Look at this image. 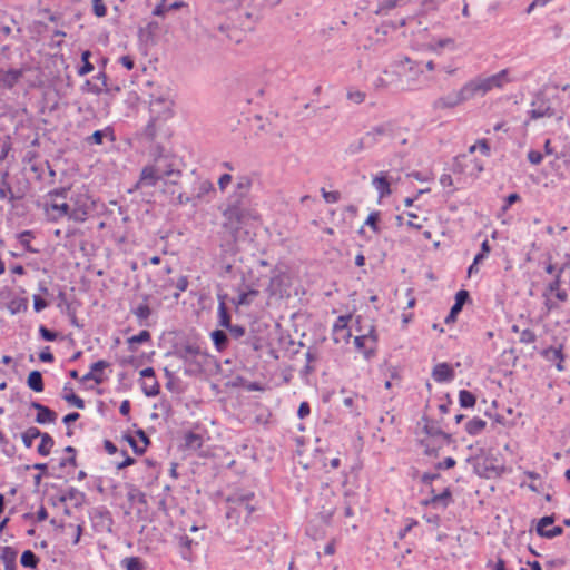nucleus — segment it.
Returning <instances> with one entry per match:
<instances>
[{
	"instance_id": "f257e3e1",
	"label": "nucleus",
	"mask_w": 570,
	"mask_h": 570,
	"mask_svg": "<svg viewBox=\"0 0 570 570\" xmlns=\"http://www.w3.org/2000/svg\"><path fill=\"white\" fill-rule=\"evenodd\" d=\"M70 188L60 187L49 190L43 204V213L48 222L57 223L63 217L76 223H83L88 216L86 206L70 207L66 202Z\"/></svg>"
},
{
	"instance_id": "f03ea898",
	"label": "nucleus",
	"mask_w": 570,
	"mask_h": 570,
	"mask_svg": "<svg viewBox=\"0 0 570 570\" xmlns=\"http://www.w3.org/2000/svg\"><path fill=\"white\" fill-rule=\"evenodd\" d=\"M180 176L181 171L177 168L175 157L170 155H159L154 158L151 164L146 165L141 169L135 189L154 187L159 180H165V185H176Z\"/></svg>"
},
{
	"instance_id": "7ed1b4c3",
	"label": "nucleus",
	"mask_w": 570,
	"mask_h": 570,
	"mask_svg": "<svg viewBox=\"0 0 570 570\" xmlns=\"http://www.w3.org/2000/svg\"><path fill=\"white\" fill-rule=\"evenodd\" d=\"M257 505L258 500L253 491L238 489L226 498V519L230 525L240 527L247 523Z\"/></svg>"
},
{
	"instance_id": "20e7f679",
	"label": "nucleus",
	"mask_w": 570,
	"mask_h": 570,
	"mask_svg": "<svg viewBox=\"0 0 570 570\" xmlns=\"http://www.w3.org/2000/svg\"><path fill=\"white\" fill-rule=\"evenodd\" d=\"M510 81L511 79L509 78L508 69H503L495 75L489 77H476L465 83L471 98H474L475 96H484L492 89H501Z\"/></svg>"
},
{
	"instance_id": "39448f33",
	"label": "nucleus",
	"mask_w": 570,
	"mask_h": 570,
	"mask_svg": "<svg viewBox=\"0 0 570 570\" xmlns=\"http://www.w3.org/2000/svg\"><path fill=\"white\" fill-rule=\"evenodd\" d=\"M177 355L190 366L187 372H200L207 363L208 354L197 343H187L181 345Z\"/></svg>"
},
{
	"instance_id": "423d86ee",
	"label": "nucleus",
	"mask_w": 570,
	"mask_h": 570,
	"mask_svg": "<svg viewBox=\"0 0 570 570\" xmlns=\"http://www.w3.org/2000/svg\"><path fill=\"white\" fill-rule=\"evenodd\" d=\"M470 99H472L470 91L466 83H464L460 89L452 90L435 98L432 101L431 107L434 111H445L454 109Z\"/></svg>"
},
{
	"instance_id": "0eeeda50",
	"label": "nucleus",
	"mask_w": 570,
	"mask_h": 570,
	"mask_svg": "<svg viewBox=\"0 0 570 570\" xmlns=\"http://www.w3.org/2000/svg\"><path fill=\"white\" fill-rule=\"evenodd\" d=\"M403 62L410 63L407 71L400 76V85L402 90L413 91L419 90L424 87V81L422 79L423 71L420 68V62L412 60L409 57H404L403 60H400V65Z\"/></svg>"
},
{
	"instance_id": "6e6552de",
	"label": "nucleus",
	"mask_w": 570,
	"mask_h": 570,
	"mask_svg": "<svg viewBox=\"0 0 570 570\" xmlns=\"http://www.w3.org/2000/svg\"><path fill=\"white\" fill-rule=\"evenodd\" d=\"M150 111L156 117L168 119L174 115L175 94L170 88H166L159 95H150Z\"/></svg>"
},
{
	"instance_id": "1a4fd4ad",
	"label": "nucleus",
	"mask_w": 570,
	"mask_h": 570,
	"mask_svg": "<svg viewBox=\"0 0 570 570\" xmlns=\"http://www.w3.org/2000/svg\"><path fill=\"white\" fill-rule=\"evenodd\" d=\"M396 134V124L392 120L384 121L376 126H373L370 130L365 132V139L368 141V145L372 147L380 142L382 139H393Z\"/></svg>"
},
{
	"instance_id": "9d476101",
	"label": "nucleus",
	"mask_w": 570,
	"mask_h": 570,
	"mask_svg": "<svg viewBox=\"0 0 570 570\" xmlns=\"http://www.w3.org/2000/svg\"><path fill=\"white\" fill-rule=\"evenodd\" d=\"M226 225L232 229L238 230L246 216V209L242 206L239 199L230 202L223 213Z\"/></svg>"
},
{
	"instance_id": "9b49d317",
	"label": "nucleus",
	"mask_w": 570,
	"mask_h": 570,
	"mask_svg": "<svg viewBox=\"0 0 570 570\" xmlns=\"http://www.w3.org/2000/svg\"><path fill=\"white\" fill-rule=\"evenodd\" d=\"M376 335L374 334V328L371 327L368 333L357 335L354 338L355 347L364 354L366 358H370L375 348Z\"/></svg>"
},
{
	"instance_id": "f8f14e48",
	"label": "nucleus",
	"mask_w": 570,
	"mask_h": 570,
	"mask_svg": "<svg viewBox=\"0 0 570 570\" xmlns=\"http://www.w3.org/2000/svg\"><path fill=\"white\" fill-rule=\"evenodd\" d=\"M554 522L553 515H546L541 518L537 524V533L538 535L547 539H553L563 533V529L559 525L553 527L551 529H546L549 524Z\"/></svg>"
},
{
	"instance_id": "ddd939ff",
	"label": "nucleus",
	"mask_w": 570,
	"mask_h": 570,
	"mask_svg": "<svg viewBox=\"0 0 570 570\" xmlns=\"http://www.w3.org/2000/svg\"><path fill=\"white\" fill-rule=\"evenodd\" d=\"M26 68L0 69V86L4 89H12L23 77Z\"/></svg>"
},
{
	"instance_id": "4468645a",
	"label": "nucleus",
	"mask_w": 570,
	"mask_h": 570,
	"mask_svg": "<svg viewBox=\"0 0 570 570\" xmlns=\"http://www.w3.org/2000/svg\"><path fill=\"white\" fill-rule=\"evenodd\" d=\"M212 189H213V185L210 181H208V180L199 181L198 183V191L196 195L186 196L184 193H178L177 203L179 205L191 204L193 206H196L197 202L202 198V196Z\"/></svg>"
},
{
	"instance_id": "2eb2a0df",
	"label": "nucleus",
	"mask_w": 570,
	"mask_h": 570,
	"mask_svg": "<svg viewBox=\"0 0 570 570\" xmlns=\"http://www.w3.org/2000/svg\"><path fill=\"white\" fill-rule=\"evenodd\" d=\"M432 377L438 383L450 382L454 379V371L448 363H438L432 370Z\"/></svg>"
},
{
	"instance_id": "dca6fc26",
	"label": "nucleus",
	"mask_w": 570,
	"mask_h": 570,
	"mask_svg": "<svg viewBox=\"0 0 570 570\" xmlns=\"http://www.w3.org/2000/svg\"><path fill=\"white\" fill-rule=\"evenodd\" d=\"M148 295H144L142 302L137 306L131 307V313L135 315L140 326L145 325L146 321L151 315V309L148 305Z\"/></svg>"
},
{
	"instance_id": "f3484780",
	"label": "nucleus",
	"mask_w": 570,
	"mask_h": 570,
	"mask_svg": "<svg viewBox=\"0 0 570 570\" xmlns=\"http://www.w3.org/2000/svg\"><path fill=\"white\" fill-rule=\"evenodd\" d=\"M0 560L3 563L4 570L17 569V551L12 547L6 546L1 548Z\"/></svg>"
},
{
	"instance_id": "a211bd4d",
	"label": "nucleus",
	"mask_w": 570,
	"mask_h": 570,
	"mask_svg": "<svg viewBox=\"0 0 570 570\" xmlns=\"http://www.w3.org/2000/svg\"><path fill=\"white\" fill-rule=\"evenodd\" d=\"M428 50L441 55L445 50L454 51L455 43L452 38H440L434 43H429Z\"/></svg>"
},
{
	"instance_id": "6ab92c4d",
	"label": "nucleus",
	"mask_w": 570,
	"mask_h": 570,
	"mask_svg": "<svg viewBox=\"0 0 570 570\" xmlns=\"http://www.w3.org/2000/svg\"><path fill=\"white\" fill-rule=\"evenodd\" d=\"M107 137L110 139V141H115L114 130L110 127L94 131L85 140L88 145H101L104 142V138Z\"/></svg>"
},
{
	"instance_id": "aec40b11",
	"label": "nucleus",
	"mask_w": 570,
	"mask_h": 570,
	"mask_svg": "<svg viewBox=\"0 0 570 570\" xmlns=\"http://www.w3.org/2000/svg\"><path fill=\"white\" fill-rule=\"evenodd\" d=\"M95 82H91L90 80H87L85 82V86L88 87V91L95 94V95H99L101 94L102 91H108V88H107V76L105 72H99L96 77H95Z\"/></svg>"
},
{
	"instance_id": "412c9836",
	"label": "nucleus",
	"mask_w": 570,
	"mask_h": 570,
	"mask_svg": "<svg viewBox=\"0 0 570 570\" xmlns=\"http://www.w3.org/2000/svg\"><path fill=\"white\" fill-rule=\"evenodd\" d=\"M225 297H226L225 295L224 296L218 295V308H217L218 325L222 327L228 328V327H230L232 322H230V315L228 313V309H227V306L225 303Z\"/></svg>"
},
{
	"instance_id": "4be33fe9",
	"label": "nucleus",
	"mask_w": 570,
	"mask_h": 570,
	"mask_svg": "<svg viewBox=\"0 0 570 570\" xmlns=\"http://www.w3.org/2000/svg\"><path fill=\"white\" fill-rule=\"evenodd\" d=\"M199 542L196 539H190L188 535H181L179 539L180 553L183 559L191 561L193 559V549Z\"/></svg>"
},
{
	"instance_id": "5701e85b",
	"label": "nucleus",
	"mask_w": 570,
	"mask_h": 570,
	"mask_svg": "<svg viewBox=\"0 0 570 570\" xmlns=\"http://www.w3.org/2000/svg\"><path fill=\"white\" fill-rule=\"evenodd\" d=\"M394 80L393 72L389 70H383L381 75H377L373 81L372 86L376 91H382L386 89Z\"/></svg>"
},
{
	"instance_id": "b1692460",
	"label": "nucleus",
	"mask_w": 570,
	"mask_h": 570,
	"mask_svg": "<svg viewBox=\"0 0 570 570\" xmlns=\"http://www.w3.org/2000/svg\"><path fill=\"white\" fill-rule=\"evenodd\" d=\"M62 399L67 403L73 405L75 407H77L79 410H83L85 409V401L73 393V389L71 387L70 383H66L63 385Z\"/></svg>"
},
{
	"instance_id": "393cba45",
	"label": "nucleus",
	"mask_w": 570,
	"mask_h": 570,
	"mask_svg": "<svg viewBox=\"0 0 570 570\" xmlns=\"http://www.w3.org/2000/svg\"><path fill=\"white\" fill-rule=\"evenodd\" d=\"M530 117H531V119H539V118H543V117H548V118L556 117L558 121L562 120V118H563L562 115L557 116V112L553 108H551L550 106H543V105L531 109Z\"/></svg>"
},
{
	"instance_id": "a878e982",
	"label": "nucleus",
	"mask_w": 570,
	"mask_h": 570,
	"mask_svg": "<svg viewBox=\"0 0 570 570\" xmlns=\"http://www.w3.org/2000/svg\"><path fill=\"white\" fill-rule=\"evenodd\" d=\"M27 385L35 392H42L45 389L42 374L37 370L31 371L27 377Z\"/></svg>"
},
{
	"instance_id": "bb28decb",
	"label": "nucleus",
	"mask_w": 570,
	"mask_h": 570,
	"mask_svg": "<svg viewBox=\"0 0 570 570\" xmlns=\"http://www.w3.org/2000/svg\"><path fill=\"white\" fill-rule=\"evenodd\" d=\"M373 186L377 190L380 197H384L391 194L390 183L384 173H381L380 176H376L373 179Z\"/></svg>"
},
{
	"instance_id": "cd10ccee",
	"label": "nucleus",
	"mask_w": 570,
	"mask_h": 570,
	"mask_svg": "<svg viewBox=\"0 0 570 570\" xmlns=\"http://www.w3.org/2000/svg\"><path fill=\"white\" fill-rule=\"evenodd\" d=\"M57 420V413L49 409L48 406H43L40 409V411L36 415V423L38 424H47V423H55Z\"/></svg>"
},
{
	"instance_id": "c85d7f7f",
	"label": "nucleus",
	"mask_w": 570,
	"mask_h": 570,
	"mask_svg": "<svg viewBox=\"0 0 570 570\" xmlns=\"http://www.w3.org/2000/svg\"><path fill=\"white\" fill-rule=\"evenodd\" d=\"M41 439L40 444L38 445V453L42 456H47L50 454L52 446L55 445V441L48 433H42L39 436Z\"/></svg>"
},
{
	"instance_id": "c756f323",
	"label": "nucleus",
	"mask_w": 570,
	"mask_h": 570,
	"mask_svg": "<svg viewBox=\"0 0 570 570\" xmlns=\"http://www.w3.org/2000/svg\"><path fill=\"white\" fill-rule=\"evenodd\" d=\"M346 99H347V101H350L354 105H361L366 99V92L362 91L355 87H348L346 89Z\"/></svg>"
},
{
	"instance_id": "7c9ffc66",
	"label": "nucleus",
	"mask_w": 570,
	"mask_h": 570,
	"mask_svg": "<svg viewBox=\"0 0 570 570\" xmlns=\"http://www.w3.org/2000/svg\"><path fill=\"white\" fill-rule=\"evenodd\" d=\"M404 0H382L374 10L376 14L387 13L390 10L404 6Z\"/></svg>"
},
{
	"instance_id": "2f4dec72",
	"label": "nucleus",
	"mask_w": 570,
	"mask_h": 570,
	"mask_svg": "<svg viewBox=\"0 0 570 570\" xmlns=\"http://www.w3.org/2000/svg\"><path fill=\"white\" fill-rule=\"evenodd\" d=\"M210 337L217 351L222 352L226 348L228 337L227 334L222 330H215L212 332Z\"/></svg>"
},
{
	"instance_id": "473e14b6",
	"label": "nucleus",
	"mask_w": 570,
	"mask_h": 570,
	"mask_svg": "<svg viewBox=\"0 0 570 570\" xmlns=\"http://www.w3.org/2000/svg\"><path fill=\"white\" fill-rule=\"evenodd\" d=\"M41 435V431L36 426L28 428L22 434L21 440L27 449L32 446L33 440Z\"/></svg>"
},
{
	"instance_id": "72a5a7b5",
	"label": "nucleus",
	"mask_w": 570,
	"mask_h": 570,
	"mask_svg": "<svg viewBox=\"0 0 570 570\" xmlns=\"http://www.w3.org/2000/svg\"><path fill=\"white\" fill-rule=\"evenodd\" d=\"M487 422L480 417H473L465 424V431L470 435H476L484 430Z\"/></svg>"
},
{
	"instance_id": "f704fd0d",
	"label": "nucleus",
	"mask_w": 570,
	"mask_h": 570,
	"mask_svg": "<svg viewBox=\"0 0 570 570\" xmlns=\"http://www.w3.org/2000/svg\"><path fill=\"white\" fill-rule=\"evenodd\" d=\"M20 563L24 568L35 569L39 563V558L31 550H26L21 554Z\"/></svg>"
},
{
	"instance_id": "c9c22d12",
	"label": "nucleus",
	"mask_w": 570,
	"mask_h": 570,
	"mask_svg": "<svg viewBox=\"0 0 570 570\" xmlns=\"http://www.w3.org/2000/svg\"><path fill=\"white\" fill-rule=\"evenodd\" d=\"M570 267V261L562 264V266L557 271L553 281L548 285V291L550 293L557 292L560 289L561 285V276Z\"/></svg>"
},
{
	"instance_id": "e433bc0d",
	"label": "nucleus",
	"mask_w": 570,
	"mask_h": 570,
	"mask_svg": "<svg viewBox=\"0 0 570 570\" xmlns=\"http://www.w3.org/2000/svg\"><path fill=\"white\" fill-rule=\"evenodd\" d=\"M469 299V292L465 289H460L455 294V303L451 307L453 314H459L462 311L463 305Z\"/></svg>"
},
{
	"instance_id": "4c0bfd02",
	"label": "nucleus",
	"mask_w": 570,
	"mask_h": 570,
	"mask_svg": "<svg viewBox=\"0 0 570 570\" xmlns=\"http://www.w3.org/2000/svg\"><path fill=\"white\" fill-rule=\"evenodd\" d=\"M252 186V180L248 177H240L236 184L237 199H242L247 196Z\"/></svg>"
},
{
	"instance_id": "58836bf2",
	"label": "nucleus",
	"mask_w": 570,
	"mask_h": 570,
	"mask_svg": "<svg viewBox=\"0 0 570 570\" xmlns=\"http://www.w3.org/2000/svg\"><path fill=\"white\" fill-rule=\"evenodd\" d=\"M121 567L126 570H142L144 563L138 557H127L121 560Z\"/></svg>"
},
{
	"instance_id": "ea45409f",
	"label": "nucleus",
	"mask_w": 570,
	"mask_h": 570,
	"mask_svg": "<svg viewBox=\"0 0 570 570\" xmlns=\"http://www.w3.org/2000/svg\"><path fill=\"white\" fill-rule=\"evenodd\" d=\"M368 147L371 146L368 145V141L365 139V136H363L362 138L351 142L346 149V153L350 155H355Z\"/></svg>"
},
{
	"instance_id": "a19ab883",
	"label": "nucleus",
	"mask_w": 570,
	"mask_h": 570,
	"mask_svg": "<svg viewBox=\"0 0 570 570\" xmlns=\"http://www.w3.org/2000/svg\"><path fill=\"white\" fill-rule=\"evenodd\" d=\"M185 445L190 449H199L203 444V439L199 434L188 432L184 436Z\"/></svg>"
},
{
	"instance_id": "79ce46f5",
	"label": "nucleus",
	"mask_w": 570,
	"mask_h": 570,
	"mask_svg": "<svg viewBox=\"0 0 570 570\" xmlns=\"http://www.w3.org/2000/svg\"><path fill=\"white\" fill-rule=\"evenodd\" d=\"M459 402L462 407H473L476 399L470 391L461 390L459 393Z\"/></svg>"
},
{
	"instance_id": "37998d69",
	"label": "nucleus",
	"mask_w": 570,
	"mask_h": 570,
	"mask_svg": "<svg viewBox=\"0 0 570 570\" xmlns=\"http://www.w3.org/2000/svg\"><path fill=\"white\" fill-rule=\"evenodd\" d=\"M90 56H91V52L89 50H85L81 53L82 66L78 70L79 76H85L94 70V66L89 61Z\"/></svg>"
},
{
	"instance_id": "c03bdc74",
	"label": "nucleus",
	"mask_w": 570,
	"mask_h": 570,
	"mask_svg": "<svg viewBox=\"0 0 570 570\" xmlns=\"http://www.w3.org/2000/svg\"><path fill=\"white\" fill-rule=\"evenodd\" d=\"M258 295V291L250 289L248 292H243L238 295L237 299L234 301L236 305H249L253 297H256Z\"/></svg>"
},
{
	"instance_id": "a18cd8bd",
	"label": "nucleus",
	"mask_w": 570,
	"mask_h": 570,
	"mask_svg": "<svg viewBox=\"0 0 570 570\" xmlns=\"http://www.w3.org/2000/svg\"><path fill=\"white\" fill-rule=\"evenodd\" d=\"M159 117H153L149 122L146 125L145 129H144V136L148 139V140H154L155 137H156V132H157V129H156V124H157V120H158Z\"/></svg>"
},
{
	"instance_id": "49530a36",
	"label": "nucleus",
	"mask_w": 570,
	"mask_h": 570,
	"mask_svg": "<svg viewBox=\"0 0 570 570\" xmlns=\"http://www.w3.org/2000/svg\"><path fill=\"white\" fill-rule=\"evenodd\" d=\"M151 335L147 330L140 331L137 335H134L128 338V343L130 345L132 344H140L150 341Z\"/></svg>"
},
{
	"instance_id": "de8ad7c7",
	"label": "nucleus",
	"mask_w": 570,
	"mask_h": 570,
	"mask_svg": "<svg viewBox=\"0 0 570 570\" xmlns=\"http://www.w3.org/2000/svg\"><path fill=\"white\" fill-rule=\"evenodd\" d=\"M450 497H451L450 490L445 489L442 493L434 494L431 498V503H433V504L442 503L443 507H446L449 503Z\"/></svg>"
},
{
	"instance_id": "09e8293b",
	"label": "nucleus",
	"mask_w": 570,
	"mask_h": 570,
	"mask_svg": "<svg viewBox=\"0 0 570 570\" xmlns=\"http://www.w3.org/2000/svg\"><path fill=\"white\" fill-rule=\"evenodd\" d=\"M32 237V233L30 230H23L21 232L20 234H18V239L20 242V244L28 250V252H31V253H36L35 249L31 248L30 246V238Z\"/></svg>"
},
{
	"instance_id": "8fccbe9b",
	"label": "nucleus",
	"mask_w": 570,
	"mask_h": 570,
	"mask_svg": "<svg viewBox=\"0 0 570 570\" xmlns=\"http://www.w3.org/2000/svg\"><path fill=\"white\" fill-rule=\"evenodd\" d=\"M321 194L325 203L327 204H335L341 198L340 191H327L325 188H321Z\"/></svg>"
},
{
	"instance_id": "3c124183",
	"label": "nucleus",
	"mask_w": 570,
	"mask_h": 570,
	"mask_svg": "<svg viewBox=\"0 0 570 570\" xmlns=\"http://www.w3.org/2000/svg\"><path fill=\"white\" fill-rule=\"evenodd\" d=\"M41 14H42V20L38 21L39 28L36 30L38 33H41L43 31L41 29V27L42 26L46 27L45 26V20H49L51 22H57V20L60 18V17L56 16L55 13H52L48 9L43 10V12Z\"/></svg>"
},
{
	"instance_id": "603ef678",
	"label": "nucleus",
	"mask_w": 570,
	"mask_h": 570,
	"mask_svg": "<svg viewBox=\"0 0 570 570\" xmlns=\"http://www.w3.org/2000/svg\"><path fill=\"white\" fill-rule=\"evenodd\" d=\"M92 12L98 18H102L107 14V7L104 0H92Z\"/></svg>"
},
{
	"instance_id": "864d4df0",
	"label": "nucleus",
	"mask_w": 570,
	"mask_h": 570,
	"mask_svg": "<svg viewBox=\"0 0 570 570\" xmlns=\"http://www.w3.org/2000/svg\"><path fill=\"white\" fill-rule=\"evenodd\" d=\"M379 218H380V213L379 212H372L367 216V218H366L364 224L370 226L374 233H379V230H380L379 226H377Z\"/></svg>"
},
{
	"instance_id": "5fc2aeb1",
	"label": "nucleus",
	"mask_w": 570,
	"mask_h": 570,
	"mask_svg": "<svg viewBox=\"0 0 570 570\" xmlns=\"http://www.w3.org/2000/svg\"><path fill=\"white\" fill-rule=\"evenodd\" d=\"M95 518H99L104 524V527L110 531L112 525V519L110 517V513L108 511H98L95 514Z\"/></svg>"
},
{
	"instance_id": "6e6d98bb",
	"label": "nucleus",
	"mask_w": 570,
	"mask_h": 570,
	"mask_svg": "<svg viewBox=\"0 0 570 570\" xmlns=\"http://www.w3.org/2000/svg\"><path fill=\"white\" fill-rule=\"evenodd\" d=\"M490 250H491V247H490L489 242L487 239L483 240L482 244H481L480 253L476 254L475 257H474L475 264L481 263L489 255Z\"/></svg>"
},
{
	"instance_id": "4d7b16f0",
	"label": "nucleus",
	"mask_w": 570,
	"mask_h": 570,
	"mask_svg": "<svg viewBox=\"0 0 570 570\" xmlns=\"http://www.w3.org/2000/svg\"><path fill=\"white\" fill-rule=\"evenodd\" d=\"M535 334L532 330L525 328L520 334V342L524 344H530L535 342Z\"/></svg>"
},
{
	"instance_id": "13d9d810",
	"label": "nucleus",
	"mask_w": 570,
	"mask_h": 570,
	"mask_svg": "<svg viewBox=\"0 0 570 570\" xmlns=\"http://www.w3.org/2000/svg\"><path fill=\"white\" fill-rule=\"evenodd\" d=\"M142 391L147 396H155L159 393V385L156 380H153V384L148 383L142 386Z\"/></svg>"
},
{
	"instance_id": "bf43d9fd",
	"label": "nucleus",
	"mask_w": 570,
	"mask_h": 570,
	"mask_svg": "<svg viewBox=\"0 0 570 570\" xmlns=\"http://www.w3.org/2000/svg\"><path fill=\"white\" fill-rule=\"evenodd\" d=\"M7 198H9V200H13L14 196H13L10 184H8L7 181H3L0 187V199H7Z\"/></svg>"
},
{
	"instance_id": "052dcab7",
	"label": "nucleus",
	"mask_w": 570,
	"mask_h": 570,
	"mask_svg": "<svg viewBox=\"0 0 570 570\" xmlns=\"http://www.w3.org/2000/svg\"><path fill=\"white\" fill-rule=\"evenodd\" d=\"M90 380L95 381L97 384H100L104 382V375H102V373H92L90 371L79 379V381L82 383L90 381Z\"/></svg>"
},
{
	"instance_id": "680f3d73",
	"label": "nucleus",
	"mask_w": 570,
	"mask_h": 570,
	"mask_svg": "<svg viewBox=\"0 0 570 570\" xmlns=\"http://www.w3.org/2000/svg\"><path fill=\"white\" fill-rule=\"evenodd\" d=\"M39 333L41 335V337L45 340V341H48V342H53L57 340V333L47 328L46 326L41 325L39 327Z\"/></svg>"
},
{
	"instance_id": "e2e57ef3",
	"label": "nucleus",
	"mask_w": 570,
	"mask_h": 570,
	"mask_svg": "<svg viewBox=\"0 0 570 570\" xmlns=\"http://www.w3.org/2000/svg\"><path fill=\"white\" fill-rule=\"evenodd\" d=\"M78 497H82V493H80L77 489L75 488H70L68 489L63 495H61L60 500L62 502L67 501V500H76L78 501Z\"/></svg>"
},
{
	"instance_id": "0e129e2a",
	"label": "nucleus",
	"mask_w": 570,
	"mask_h": 570,
	"mask_svg": "<svg viewBox=\"0 0 570 570\" xmlns=\"http://www.w3.org/2000/svg\"><path fill=\"white\" fill-rule=\"evenodd\" d=\"M244 343L246 345H248L255 352H257L262 348L261 340L255 335L247 337Z\"/></svg>"
},
{
	"instance_id": "69168bd1",
	"label": "nucleus",
	"mask_w": 570,
	"mask_h": 570,
	"mask_svg": "<svg viewBox=\"0 0 570 570\" xmlns=\"http://www.w3.org/2000/svg\"><path fill=\"white\" fill-rule=\"evenodd\" d=\"M350 321V316H340L334 323L333 330L334 332L344 331L347 328V323Z\"/></svg>"
},
{
	"instance_id": "338daca9",
	"label": "nucleus",
	"mask_w": 570,
	"mask_h": 570,
	"mask_svg": "<svg viewBox=\"0 0 570 570\" xmlns=\"http://www.w3.org/2000/svg\"><path fill=\"white\" fill-rule=\"evenodd\" d=\"M109 365H110L109 362H107L105 360H99V361H97V362L91 364L90 371L92 373H102V371L105 368H107Z\"/></svg>"
},
{
	"instance_id": "774afa93",
	"label": "nucleus",
	"mask_w": 570,
	"mask_h": 570,
	"mask_svg": "<svg viewBox=\"0 0 570 570\" xmlns=\"http://www.w3.org/2000/svg\"><path fill=\"white\" fill-rule=\"evenodd\" d=\"M543 159V156L540 151L538 150H530L528 153V160L532 164V165H539Z\"/></svg>"
}]
</instances>
